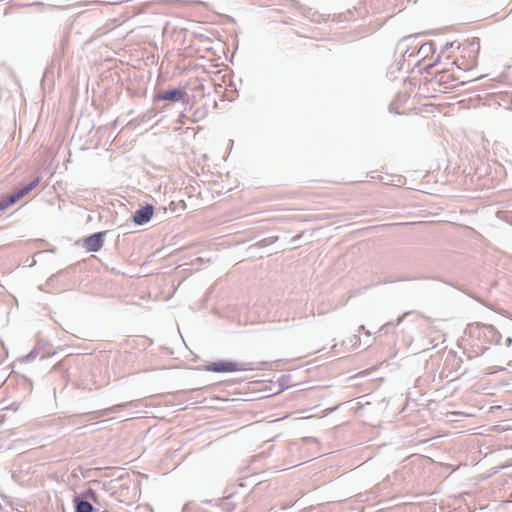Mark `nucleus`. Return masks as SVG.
<instances>
[{"mask_svg":"<svg viewBox=\"0 0 512 512\" xmlns=\"http://www.w3.org/2000/svg\"><path fill=\"white\" fill-rule=\"evenodd\" d=\"M469 335L479 341L482 346L481 351L488 349L489 344L502 345L501 333L490 324L476 323L469 326Z\"/></svg>","mask_w":512,"mask_h":512,"instance_id":"1","label":"nucleus"},{"mask_svg":"<svg viewBox=\"0 0 512 512\" xmlns=\"http://www.w3.org/2000/svg\"><path fill=\"white\" fill-rule=\"evenodd\" d=\"M249 369L248 363L231 360H219L212 362L205 367L206 371L216 373L246 371Z\"/></svg>","mask_w":512,"mask_h":512,"instance_id":"2","label":"nucleus"},{"mask_svg":"<svg viewBox=\"0 0 512 512\" xmlns=\"http://www.w3.org/2000/svg\"><path fill=\"white\" fill-rule=\"evenodd\" d=\"M188 97L187 92L182 88H172L166 91H160L153 96V102L167 101L176 103L183 101Z\"/></svg>","mask_w":512,"mask_h":512,"instance_id":"3","label":"nucleus"},{"mask_svg":"<svg viewBox=\"0 0 512 512\" xmlns=\"http://www.w3.org/2000/svg\"><path fill=\"white\" fill-rule=\"evenodd\" d=\"M153 213V205L146 204L145 206L140 207L133 213L132 220L137 225H144L151 220Z\"/></svg>","mask_w":512,"mask_h":512,"instance_id":"4","label":"nucleus"},{"mask_svg":"<svg viewBox=\"0 0 512 512\" xmlns=\"http://www.w3.org/2000/svg\"><path fill=\"white\" fill-rule=\"evenodd\" d=\"M106 231L96 232L92 235L88 236L85 239L84 247L87 249V251L90 252H97L99 251L104 243V237L106 235Z\"/></svg>","mask_w":512,"mask_h":512,"instance_id":"5","label":"nucleus"},{"mask_svg":"<svg viewBox=\"0 0 512 512\" xmlns=\"http://www.w3.org/2000/svg\"><path fill=\"white\" fill-rule=\"evenodd\" d=\"M75 512H98L99 509L95 508L88 500H84L81 496H74L73 498Z\"/></svg>","mask_w":512,"mask_h":512,"instance_id":"6","label":"nucleus"},{"mask_svg":"<svg viewBox=\"0 0 512 512\" xmlns=\"http://www.w3.org/2000/svg\"><path fill=\"white\" fill-rule=\"evenodd\" d=\"M125 406H126L125 404H117V405H113L109 408L96 411L93 413V414H95V416L92 417L91 419L108 416L110 413H115V412L119 411L120 409L124 408Z\"/></svg>","mask_w":512,"mask_h":512,"instance_id":"7","label":"nucleus"},{"mask_svg":"<svg viewBox=\"0 0 512 512\" xmlns=\"http://www.w3.org/2000/svg\"><path fill=\"white\" fill-rule=\"evenodd\" d=\"M40 182V177L34 178L32 181H30L28 184L24 185L22 188L17 190L20 194V196L23 198L27 194H29L33 189H35Z\"/></svg>","mask_w":512,"mask_h":512,"instance_id":"8","label":"nucleus"},{"mask_svg":"<svg viewBox=\"0 0 512 512\" xmlns=\"http://www.w3.org/2000/svg\"><path fill=\"white\" fill-rule=\"evenodd\" d=\"M78 496L83 497L84 500H88V501L93 502L95 504H99V496L91 488H88L85 491L81 492Z\"/></svg>","mask_w":512,"mask_h":512,"instance_id":"9","label":"nucleus"},{"mask_svg":"<svg viewBox=\"0 0 512 512\" xmlns=\"http://www.w3.org/2000/svg\"><path fill=\"white\" fill-rule=\"evenodd\" d=\"M433 46H434V43L433 42H427V43H424L422 44L418 50H417V54L419 56H421L422 58H426L428 56V54L432 51L433 49Z\"/></svg>","mask_w":512,"mask_h":512,"instance_id":"10","label":"nucleus"},{"mask_svg":"<svg viewBox=\"0 0 512 512\" xmlns=\"http://www.w3.org/2000/svg\"><path fill=\"white\" fill-rule=\"evenodd\" d=\"M5 198L7 200L8 205L11 206L14 203H16L18 200H20L22 197L20 196L18 191H15L11 194L5 195Z\"/></svg>","mask_w":512,"mask_h":512,"instance_id":"11","label":"nucleus"},{"mask_svg":"<svg viewBox=\"0 0 512 512\" xmlns=\"http://www.w3.org/2000/svg\"><path fill=\"white\" fill-rule=\"evenodd\" d=\"M5 198L7 200L8 205L11 206L14 203H16L18 200H20L22 197L20 196L18 191H15L11 194L5 195Z\"/></svg>","mask_w":512,"mask_h":512,"instance_id":"12","label":"nucleus"},{"mask_svg":"<svg viewBox=\"0 0 512 512\" xmlns=\"http://www.w3.org/2000/svg\"><path fill=\"white\" fill-rule=\"evenodd\" d=\"M277 240H278V236H272V237L264 238V239L258 241L256 245L259 247H266L270 244L275 243Z\"/></svg>","mask_w":512,"mask_h":512,"instance_id":"13","label":"nucleus"},{"mask_svg":"<svg viewBox=\"0 0 512 512\" xmlns=\"http://www.w3.org/2000/svg\"><path fill=\"white\" fill-rule=\"evenodd\" d=\"M39 355V349L37 347L33 348L25 357L24 361L30 362L37 358Z\"/></svg>","mask_w":512,"mask_h":512,"instance_id":"14","label":"nucleus"},{"mask_svg":"<svg viewBox=\"0 0 512 512\" xmlns=\"http://www.w3.org/2000/svg\"><path fill=\"white\" fill-rule=\"evenodd\" d=\"M409 40H410V37L404 38V39H402L400 41V43L398 45L399 49L403 47L402 54H403L404 57L406 56V54L409 53V48H408V45L406 44V42L409 41Z\"/></svg>","mask_w":512,"mask_h":512,"instance_id":"15","label":"nucleus"},{"mask_svg":"<svg viewBox=\"0 0 512 512\" xmlns=\"http://www.w3.org/2000/svg\"><path fill=\"white\" fill-rule=\"evenodd\" d=\"M222 508L226 510L227 512H230L233 510V506H231V503L228 501V499L222 501Z\"/></svg>","mask_w":512,"mask_h":512,"instance_id":"16","label":"nucleus"},{"mask_svg":"<svg viewBox=\"0 0 512 512\" xmlns=\"http://www.w3.org/2000/svg\"><path fill=\"white\" fill-rule=\"evenodd\" d=\"M8 207H9V205L7 203V200H6L5 196H3L2 198H0V211L5 210Z\"/></svg>","mask_w":512,"mask_h":512,"instance_id":"17","label":"nucleus"},{"mask_svg":"<svg viewBox=\"0 0 512 512\" xmlns=\"http://www.w3.org/2000/svg\"><path fill=\"white\" fill-rule=\"evenodd\" d=\"M511 344H512V337L507 336V337L505 338V341H504V346H505V347H507V348H509V347L511 346Z\"/></svg>","mask_w":512,"mask_h":512,"instance_id":"18","label":"nucleus"},{"mask_svg":"<svg viewBox=\"0 0 512 512\" xmlns=\"http://www.w3.org/2000/svg\"><path fill=\"white\" fill-rule=\"evenodd\" d=\"M301 236H302V234H298L291 239V244L294 245V247L296 246L295 244H296L297 240H299L301 238Z\"/></svg>","mask_w":512,"mask_h":512,"instance_id":"19","label":"nucleus"},{"mask_svg":"<svg viewBox=\"0 0 512 512\" xmlns=\"http://www.w3.org/2000/svg\"><path fill=\"white\" fill-rule=\"evenodd\" d=\"M453 46V43H446L445 44V49H448L449 47H452Z\"/></svg>","mask_w":512,"mask_h":512,"instance_id":"20","label":"nucleus"},{"mask_svg":"<svg viewBox=\"0 0 512 512\" xmlns=\"http://www.w3.org/2000/svg\"><path fill=\"white\" fill-rule=\"evenodd\" d=\"M408 280H410V278H400L397 281H408Z\"/></svg>","mask_w":512,"mask_h":512,"instance_id":"21","label":"nucleus"},{"mask_svg":"<svg viewBox=\"0 0 512 512\" xmlns=\"http://www.w3.org/2000/svg\"><path fill=\"white\" fill-rule=\"evenodd\" d=\"M392 282H394V280H385V281H384V284L392 283Z\"/></svg>","mask_w":512,"mask_h":512,"instance_id":"22","label":"nucleus"},{"mask_svg":"<svg viewBox=\"0 0 512 512\" xmlns=\"http://www.w3.org/2000/svg\"><path fill=\"white\" fill-rule=\"evenodd\" d=\"M414 54H415V51H412V52L409 53L408 56L410 57V56H413Z\"/></svg>","mask_w":512,"mask_h":512,"instance_id":"23","label":"nucleus"}]
</instances>
